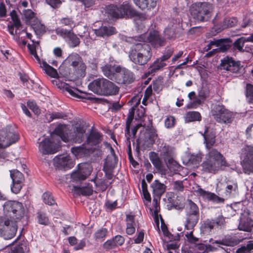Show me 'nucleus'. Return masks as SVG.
Listing matches in <instances>:
<instances>
[{
    "instance_id": "obj_5",
    "label": "nucleus",
    "mask_w": 253,
    "mask_h": 253,
    "mask_svg": "<svg viewBox=\"0 0 253 253\" xmlns=\"http://www.w3.org/2000/svg\"><path fill=\"white\" fill-rule=\"evenodd\" d=\"M88 88L99 95H115L119 91V87L114 83L104 78H98L90 83Z\"/></svg>"
},
{
    "instance_id": "obj_56",
    "label": "nucleus",
    "mask_w": 253,
    "mask_h": 253,
    "mask_svg": "<svg viewBox=\"0 0 253 253\" xmlns=\"http://www.w3.org/2000/svg\"><path fill=\"white\" fill-rule=\"evenodd\" d=\"M107 233V229H106V228L100 229L98 230L94 233V237L96 240L103 238L106 236Z\"/></svg>"
},
{
    "instance_id": "obj_19",
    "label": "nucleus",
    "mask_w": 253,
    "mask_h": 253,
    "mask_svg": "<svg viewBox=\"0 0 253 253\" xmlns=\"http://www.w3.org/2000/svg\"><path fill=\"white\" fill-rule=\"evenodd\" d=\"M220 68L232 73H236L239 70L240 67L238 63L232 58L226 57L221 60Z\"/></svg>"
},
{
    "instance_id": "obj_40",
    "label": "nucleus",
    "mask_w": 253,
    "mask_h": 253,
    "mask_svg": "<svg viewBox=\"0 0 253 253\" xmlns=\"http://www.w3.org/2000/svg\"><path fill=\"white\" fill-rule=\"evenodd\" d=\"M42 67L45 73L51 77L56 78L58 77L56 70L47 64L46 62H43L42 63Z\"/></svg>"
},
{
    "instance_id": "obj_63",
    "label": "nucleus",
    "mask_w": 253,
    "mask_h": 253,
    "mask_svg": "<svg viewBox=\"0 0 253 253\" xmlns=\"http://www.w3.org/2000/svg\"><path fill=\"white\" fill-rule=\"evenodd\" d=\"M166 36L169 38H172L175 36V32L173 28L171 27L167 28L164 31Z\"/></svg>"
},
{
    "instance_id": "obj_41",
    "label": "nucleus",
    "mask_w": 253,
    "mask_h": 253,
    "mask_svg": "<svg viewBox=\"0 0 253 253\" xmlns=\"http://www.w3.org/2000/svg\"><path fill=\"white\" fill-rule=\"evenodd\" d=\"M253 252V241H250L247 245L238 248L235 253H251Z\"/></svg>"
},
{
    "instance_id": "obj_54",
    "label": "nucleus",
    "mask_w": 253,
    "mask_h": 253,
    "mask_svg": "<svg viewBox=\"0 0 253 253\" xmlns=\"http://www.w3.org/2000/svg\"><path fill=\"white\" fill-rule=\"evenodd\" d=\"M60 22L63 25L68 26L71 28L75 26V23L74 21L68 17L61 19Z\"/></svg>"
},
{
    "instance_id": "obj_7",
    "label": "nucleus",
    "mask_w": 253,
    "mask_h": 253,
    "mask_svg": "<svg viewBox=\"0 0 253 253\" xmlns=\"http://www.w3.org/2000/svg\"><path fill=\"white\" fill-rule=\"evenodd\" d=\"M211 114L214 119L220 124L231 123L234 118L233 113L221 104L215 105L211 110Z\"/></svg>"
},
{
    "instance_id": "obj_8",
    "label": "nucleus",
    "mask_w": 253,
    "mask_h": 253,
    "mask_svg": "<svg viewBox=\"0 0 253 253\" xmlns=\"http://www.w3.org/2000/svg\"><path fill=\"white\" fill-rule=\"evenodd\" d=\"M109 14L116 18L129 17L133 16L135 11L128 3L124 2L119 7L116 5H110L108 8Z\"/></svg>"
},
{
    "instance_id": "obj_33",
    "label": "nucleus",
    "mask_w": 253,
    "mask_h": 253,
    "mask_svg": "<svg viewBox=\"0 0 253 253\" xmlns=\"http://www.w3.org/2000/svg\"><path fill=\"white\" fill-rule=\"evenodd\" d=\"M167 64L161 60V59L157 58L148 68V73L153 74L161 70L165 67Z\"/></svg>"
},
{
    "instance_id": "obj_31",
    "label": "nucleus",
    "mask_w": 253,
    "mask_h": 253,
    "mask_svg": "<svg viewBox=\"0 0 253 253\" xmlns=\"http://www.w3.org/2000/svg\"><path fill=\"white\" fill-rule=\"evenodd\" d=\"M147 41L154 46H161L163 42L159 33L156 31H153L149 34Z\"/></svg>"
},
{
    "instance_id": "obj_51",
    "label": "nucleus",
    "mask_w": 253,
    "mask_h": 253,
    "mask_svg": "<svg viewBox=\"0 0 253 253\" xmlns=\"http://www.w3.org/2000/svg\"><path fill=\"white\" fill-rule=\"evenodd\" d=\"M38 222L41 224L46 225L49 223L48 217L43 213H38Z\"/></svg>"
},
{
    "instance_id": "obj_14",
    "label": "nucleus",
    "mask_w": 253,
    "mask_h": 253,
    "mask_svg": "<svg viewBox=\"0 0 253 253\" xmlns=\"http://www.w3.org/2000/svg\"><path fill=\"white\" fill-rule=\"evenodd\" d=\"M115 82L120 84H129L134 81V75L130 71L120 66L118 73H116Z\"/></svg>"
},
{
    "instance_id": "obj_23",
    "label": "nucleus",
    "mask_w": 253,
    "mask_h": 253,
    "mask_svg": "<svg viewBox=\"0 0 253 253\" xmlns=\"http://www.w3.org/2000/svg\"><path fill=\"white\" fill-rule=\"evenodd\" d=\"M101 140L102 139L100 133L98 131L92 130L87 136L85 144L87 147H91V146L96 145L99 143Z\"/></svg>"
},
{
    "instance_id": "obj_36",
    "label": "nucleus",
    "mask_w": 253,
    "mask_h": 253,
    "mask_svg": "<svg viewBox=\"0 0 253 253\" xmlns=\"http://www.w3.org/2000/svg\"><path fill=\"white\" fill-rule=\"evenodd\" d=\"M149 157L151 163L157 169L160 170L162 169V163L157 153L154 152H150Z\"/></svg>"
},
{
    "instance_id": "obj_49",
    "label": "nucleus",
    "mask_w": 253,
    "mask_h": 253,
    "mask_svg": "<svg viewBox=\"0 0 253 253\" xmlns=\"http://www.w3.org/2000/svg\"><path fill=\"white\" fill-rule=\"evenodd\" d=\"M185 235L187 242L189 243L196 244L199 241V239L193 235L192 230H190L189 232H187Z\"/></svg>"
},
{
    "instance_id": "obj_27",
    "label": "nucleus",
    "mask_w": 253,
    "mask_h": 253,
    "mask_svg": "<svg viewBox=\"0 0 253 253\" xmlns=\"http://www.w3.org/2000/svg\"><path fill=\"white\" fill-rule=\"evenodd\" d=\"M151 188L153 190V194L154 197L161 198L162 195L165 192L166 186L163 183L160 182L158 180H155L151 184Z\"/></svg>"
},
{
    "instance_id": "obj_38",
    "label": "nucleus",
    "mask_w": 253,
    "mask_h": 253,
    "mask_svg": "<svg viewBox=\"0 0 253 253\" xmlns=\"http://www.w3.org/2000/svg\"><path fill=\"white\" fill-rule=\"evenodd\" d=\"M187 157L188 163L194 166H197L201 161L202 154L201 153H198L196 154H188Z\"/></svg>"
},
{
    "instance_id": "obj_50",
    "label": "nucleus",
    "mask_w": 253,
    "mask_h": 253,
    "mask_svg": "<svg viewBox=\"0 0 253 253\" xmlns=\"http://www.w3.org/2000/svg\"><path fill=\"white\" fill-rule=\"evenodd\" d=\"M175 122V120L173 116H168L165 120V126L167 128L173 127L174 126Z\"/></svg>"
},
{
    "instance_id": "obj_2",
    "label": "nucleus",
    "mask_w": 253,
    "mask_h": 253,
    "mask_svg": "<svg viewBox=\"0 0 253 253\" xmlns=\"http://www.w3.org/2000/svg\"><path fill=\"white\" fill-rule=\"evenodd\" d=\"M202 135L204 136L206 148L209 149L202 164L203 170L206 172L215 173L228 167L225 158L220 152L215 149H210L215 143V134L210 132L208 127L205 126L204 132Z\"/></svg>"
},
{
    "instance_id": "obj_57",
    "label": "nucleus",
    "mask_w": 253,
    "mask_h": 253,
    "mask_svg": "<svg viewBox=\"0 0 253 253\" xmlns=\"http://www.w3.org/2000/svg\"><path fill=\"white\" fill-rule=\"evenodd\" d=\"M27 105L35 114H39L40 113V110L34 101H29L27 102Z\"/></svg>"
},
{
    "instance_id": "obj_64",
    "label": "nucleus",
    "mask_w": 253,
    "mask_h": 253,
    "mask_svg": "<svg viewBox=\"0 0 253 253\" xmlns=\"http://www.w3.org/2000/svg\"><path fill=\"white\" fill-rule=\"evenodd\" d=\"M173 51L171 49H168L166 52L161 57L159 58L161 59L162 61L165 62L172 55Z\"/></svg>"
},
{
    "instance_id": "obj_52",
    "label": "nucleus",
    "mask_w": 253,
    "mask_h": 253,
    "mask_svg": "<svg viewBox=\"0 0 253 253\" xmlns=\"http://www.w3.org/2000/svg\"><path fill=\"white\" fill-rule=\"evenodd\" d=\"M247 97L249 102L253 104V85H247Z\"/></svg>"
},
{
    "instance_id": "obj_62",
    "label": "nucleus",
    "mask_w": 253,
    "mask_h": 253,
    "mask_svg": "<svg viewBox=\"0 0 253 253\" xmlns=\"http://www.w3.org/2000/svg\"><path fill=\"white\" fill-rule=\"evenodd\" d=\"M46 1L54 8L58 7L61 4V1L60 0H46Z\"/></svg>"
},
{
    "instance_id": "obj_26",
    "label": "nucleus",
    "mask_w": 253,
    "mask_h": 253,
    "mask_svg": "<svg viewBox=\"0 0 253 253\" xmlns=\"http://www.w3.org/2000/svg\"><path fill=\"white\" fill-rule=\"evenodd\" d=\"M199 220V215L196 214H187L185 217L184 223L185 229L187 230H193L197 224Z\"/></svg>"
},
{
    "instance_id": "obj_35",
    "label": "nucleus",
    "mask_w": 253,
    "mask_h": 253,
    "mask_svg": "<svg viewBox=\"0 0 253 253\" xmlns=\"http://www.w3.org/2000/svg\"><path fill=\"white\" fill-rule=\"evenodd\" d=\"M210 45H215L216 46H218L219 47L216 49L218 50L220 52H225L227 51L230 47L229 43L223 39L211 41L210 42Z\"/></svg>"
},
{
    "instance_id": "obj_4",
    "label": "nucleus",
    "mask_w": 253,
    "mask_h": 253,
    "mask_svg": "<svg viewBox=\"0 0 253 253\" xmlns=\"http://www.w3.org/2000/svg\"><path fill=\"white\" fill-rule=\"evenodd\" d=\"M68 129L65 125H59L55 129L54 131L59 139L64 142H68L70 139L75 143H81L85 137V129L84 126L78 125L74 128L73 133L70 136L67 133Z\"/></svg>"
},
{
    "instance_id": "obj_28",
    "label": "nucleus",
    "mask_w": 253,
    "mask_h": 253,
    "mask_svg": "<svg viewBox=\"0 0 253 253\" xmlns=\"http://www.w3.org/2000/svg\"><path fill=\"white\" fill-rule=\"evenodd\" d=\"M157 0H133L134 3L139 8L150 9L156 6Z\"/></svg>"
},
{
    "instance_id": "obj_9",
    "label": "nucleus",
    "mask_w": 253,
    "mask_h": 253,
    "mask_svg": "<svg viewBox=\"0 0 253 253\" xmlns=\"http://www.w3.org/2000/svg\"><path fill=\"white\" fill-rule=\"evenodd\" d=\"M66 60L71 64L75 78H82L85 75L86 65L79 55L72 54Z\"/></svg>"
},
{
    "instance_id": "obj_53",
    "label": "nucleus",
    "mask_w": 253,
    "mask_h": 253,
    "mask_svg": "<svg viewBox=\"0 0 253 253\" xmlns=\"http://www.w3.org/2000/svg\"><path fill=\"white\" fill-rule=\"evenodd\" d=\"M237 184L234 182H229L227 183L225 191L228 194H230L232 191H235L237 189Z\"/></svg>"
},
{
    "instance_id": "obj_60",
    "label": "nucleus",
    "mask_w": 253,
    "mask_h": 253,
    "mask_svg": "<svg viewBox=\"0 0 253 253\" xmlns=\"http://www.w3.org/2000/svg\"><path fill=\"white\" fill-rule=\"evenodd\" d=\"M209 91L204 89H201L198 92V95L199 98H200L203 102L205 99L209 96Z\"/></svg>"
},
{
    "instance_id": "obj_3",
    "label": "nucleus",
    "mask_w": 253,
    "mask_h": 253,
    "mask_svg": "<svg viewBox=\"0 0 253 253\" xmlns=\"http://www.w3.org/2000/svg\"><path fill=\"white\" fill-rule=\"evenodd\" d=\"M152 52L147 44L138 43L134 45L129 53L130 60L135 64L144 65L151 59Z\"/></svg>"
},
{
    "instance_id": "obj_1",
    "label": "nucleus",
    "mask_w": 253,
    "mask_h": 253,
    "mask_svg": "<svg viewBox=\"0 0 253 253\" xmlns=\"http://www.w3.org/2000/svg\"><path fill=\"white\" fill-rule=\"evenodd\" d=\"M3 214L0 216V236L5 240L11 239L17 232V222L25 213L23 204L15 201L5 202L3 205Z\"/></svg>"
},
{
    "instance_id": "obj_59",
    "label": "nucleus",
    "mask_w": 253,
    "mask_h": 253,
    "mask_svg": "<svg viewBox=\"0 0 253 253\" xmlns=\"http://www.w3.org/2000/svg\"><path fill=\"white\" fill-rule=\"evenodd\" d=\"M152 94V89L151 86H149L145 90L144 96L142 100V103L144 105H146L145 102L150 97Z\"/></svg>"
},
{
    "instance_id": "obj_58",
    "label": "nucleus",
    "mask_w": 253,
    "mask_h": 253,
    "mask_svg": "<svg viewBox=\"0 0 253 253\" xmlns=\"http://www.w3.org/2000/svg\"><path fill=\"white\" fill-rule=\"evenodd\" d=\"M117 247L113 238L108 240L103 244V248L106 250H110Z\"/></svg>"
},
{
    "instance_id": "obj_22",
    "label": "nucleus",
    "mask_w": 253,
    "mask_h": 253,
    "mask_svg": "<svg viewBox=\"0 0 253 253\" xmlns=\"http://www.w3.org/2000/svg\"><path fill=\"white\" fill-rule=\"evenodd\" d=\"M197 194L203 199L211 201L216 203H223L224 199L217 196L215 194L205 191L202 188H199L196 191Z\"/></svg>"
},
{
    "instance_id": "obj_15",
    "label": "nucleus",
    "mask_w": 253,
    "mask_h": 253,
    "mask_svg": "<svg viewBox=\"0 0 253 253\" xmlns=\"http://www.w3.org/2000/svg\"><path fill=\"white\" fill-rule=\"evenodd\" d=\"M56 34L65 39L72 47L78 46L80 43V39L72 32V30L57 29Z\"/></svg>"
},
{
    "instance_id": "obj_43",
    "label": "nucleus",
    "mask_w": 253,
    "mask_h": 253,
    "mask_svg": "<svg viewBox=\"0 0 253 253\" xmlns=\"http://www.w3.org/2000/svg\"><path fill=\"white\" fill-rule=\"evenodd\" d=\"M187 203L186 213L189 214H196L199 215V209L197 206L191 200H188Z\"/></svg>"
},
{
    "instance_id": "obj_29",
    "label": "nucleus",
    "mask_w": 253,
    "mask_h": 253,
    "mask_svg": "<svg viewBox=\"0 0 253 253\" xmlns=\"http://www.w3.org/2000/svg\"><path fill=\"white\" fill-rule=\"evenodd\" d=\"M188 98L191 102L187 105V108L192 109L196 108L200 105L202 104L204 102L198 95H196L194 91H191L188 94Z\"/></svg>"
},
{
    "instance_id": "obj_18",
    "label": "nucleus",
    "mask_w": 253,
    "mask_h": 253,
    "mask_svg": "<svg viewBox=\"0 0 253 253\" xmlns=\"http://www.w3.org/2000/svg\"><path fill=\"white\" fill-rule=\"evenodd\" d=\"M18 140L17 134L12 131L8 132H2L0 135V148H6Z\"/></svg>"
},
{
    "instance_id": "obj_39",
    "label": "nucleus",
    "mask_w": 253,
    "mask_h": 253,
    "mask_svg": "<svg viewBox=\"0 0 253 253\" xmlns=\"http://www.w3.org/2000/svg\"><path fill=\"white\" fill-rule=\"evenodd\" d=\"M185 119L186 122H188L200 121L201 116L198 112L190 111L186 114Z\"/></svg>"
},
{
    "instance_id": "obj_42",
    "label": "nucleus",
    "mask_w": 253,
    "mask_h": 253,
    "mask_svg": "<svg viewBox=\"0 0 253 253\" xmlns=\"http://www.w3.org/2000/svg\"><path fill=\"white\" fill-rule=\"evenodd\" d=\"M237 20L234 17L226 18L223 20L221 26V29L223 30L229 27H232L236 25Z\"/></svg>"
},
{
    "instance_id": "obj_12",
    "label": "nucleus",
    "mask_w": 253,
    "mask_h": 253,
    "mask_svg": "<svg viewBox=\"0 0 253 253\" xmlns=\"http://www.w3.org/2000/svg\"><path fill=\"white\" fill-rule=\"evenodd\" d=\"M92 170L88 163H81L78 166V170L71 174V178L75 180H84L88 176Z\"/></svg>"
},
{
    "instance_id": "obj_55",
    "label": "nucleus",
    "mask_w": 253,
    "mask_h": 253,
    "mask_svg": "<svg viewBox=\"0 0 253 253\" xmlns=\"http://www.w3.org/2000/svg\"><path fill=\"white\" fill-rule=\"evenodd\" d=\"M245 42L242 37L238 39L233 43L234 47L240 51H243Z\"/></svg>"
},
{
    "instance_id": "obj_45",
    "label": "nucleus",
    "mask_w": 253,
    "mask_h": 253,
    "mask_svg": "<svg viewBox=\"0 0 253 253\" xmlns=\"http://www.w3.org/2000/svg\"><path fill=\"white\" fill-rule=\"evenodd\" d=\"M157 134L155 129H150L148 130L146 133V139L148 138L147 140L148 144H153L157 138Z\"/></svg>"
},
{
    "instance_id": "obj_25",
    "label": "nucleus",
    "mask_w": 253,
    "mask_h": 253,
    "mask_svg": "<svg viewBox=\"0 0 253 253\" xmlns=\"http://www.w3.org/2000/svg\"><path fill=\"white\" fill-rule=\"evenodd\" d=\"M116 29L111 26H103L94 31L96 36L104 37H108L116 33Z\"/></svg>"
},
{
    "instance_id": "obj_37",
    "label": "nucleus",
    "mask_w": 253,
    "mask_h": 253,
    "mask_svg": "<svg viewBox=\"0 0 253 253\" xmlns=\"http://www.w3.org/2000/svg\"><path fill=\"white\" fill-rule=\"evenodd\" d=\"M31 26L37 35H42L45 32L44 25L41 24L38 19L32 23Z\"/></svg>"
},
{
    "instance_id": "obj_48",
    "label": "nucleus",
    "mask_w": 253,
    "mask_h": 253,
    "mask_svg": "<svg viewBox=\"0 0 253 253\" xmlns=\"http://www.w3.org/2000/svg\"><path fill=\"white\" fill-rule=\"evenodd\" d=\"M129 126L127 124L126 126V135L127 136V153L129 157V159H132V156L131 154V144L130 141L129 140V138L127 135H129Z\"/></svg>"
},
{
    "instance_id": "obj_10",
    "label": "nucleus",
    "mask_w": 253,
    "mask_h": 253,
    "mask_svg": "<svg viewBox=\"0 0 253 253\" xmlns=\"http://www.w3.org/2000/svg\"><path fill=\"white\" fill-rule=\"evenodd\" d=\"M55 133H56L55 132ZM51 135L52 139L55 138L56 137H58L56 138L58 140V143H55L52 142L50 139L44 138L39 143V151L43 155H48L51 154H54L56 153L60 147L59 144V139L58 135L55 134Z\"/></svg>"
},
{
    "instance_id": "obj_6",
    "label": "nucleus",
    "mask_w": 253,
    "mask_h": 253,
    "mask_svg": "<svg viewBox=\"0 0 253 253\" xmlns=\"http://www.w3.org/2000/svg\"><path fill=\"white\" fill-rule=\"evenodd\" d=\"M214 6L209 2H196L190 7V12L195 19L200 21H207L211 17Z\"/></svg>"
},
{
    "instance_id": "obj_21",
    "label": "nucleus",
    "mask_w": 253,
    "mask_h": 253,
    "mask_svg": "<svg viewBox=\"0 0 253 253\" xmlns=\"http://www.w3.org/2000/svg\"><path fill=\"white\" fill-rule=\"evenodd\" d=\"M120 66L116 65H112L109 64L105 65L102 67V70L104 75L111 80L115 81L116 73H118Z\"/></svg>"
},
{
    "instance_id": "obj_44",
    "label": "nucleus",
    "mask_w": 253,
    "mask_h": 253,
    "mask_svg": "<svg viewBox=\"0 0 253 253\" xmlns=\"http://www.w3.org/2000/svg\"><path fill=\"white\" fill-rule=\"evenodd\" d=\"M252 223L249 221L241 219L238 226V228L240 230L249 232L251 231Z\"/></svg>"
},
{
    "instance_id": "obj_30",
    "label": "nucleus",
    "mask_w": 253,
    "mask_h": 253,
    "mask_svg": "<svg viewBox=\"0 0 253 253\" xmlns=\"http://www.w3.org/2000/svg\"><path fill=\"white\" fill-rule=\"evenodd\" d=\"M117 164V160L114 154L107 157L104 166L105 172H109L115 168Z\"/></svg>"
},
{
    "instance_id": "obj_20",
    "label": "nucleus",
    "mask_w": 253,
    "mask_h": 253,
    "mask_svg": "<svg viewBox=\"0 0 253 253\" xmlns=\"http://www.w3.org/2000/svg\"><path fill=\"white\" fill-rule=\"evenodd\" d=\"M10 15L12 21L10 22V25L8 26V30L11 35L15 36L18 34L17 30L21 26V22L14 10L11 12ZM14 39L17 40V37H14Z\"/></svg>"
},
{
    "instance_id": "obj_17",
    "label": "nucleus",
    "mask_w": 253,
    "mask_h": 253,
    "mask_svg": "<svg viewBox=\"0 0 253 253\" xmlns=\"http://www.w3.org/2000/svg\"><path fill=\"white\" fill-rule=\"evenodd\" d=\"M54 166L59 169H69L73 167L74 163L68 155L55 157L53 159Z\"/></svg>"
},
{
    "instance_id": "obj_24",
    "label": "nucleus",
    "mask_w": 253,
    "mask_h": 253,
    "mask_svg": "<svg viewBox=\"0 0 253 253\" xmlns=\"http://www.w3.org/2000/svg\"><path fill=\"white\" fill-rule=\"evenodd\" d=\"M91 150V147H87L84 143L80 146L72 148L71 151L77 158H81L88 155Z\"/></svg>"
},
{
    "instance_id": "obj_32",
    "label": "nucleus",
    "mask_w": 253,
    "mask_h": 253,
    "mask_svg": "<svg viewBox=\"0 0 253 253\" xmlns=\"http://www.w3.org/2000/svg\"><path fill=\"white\" fill-rule=\"evenodd\" d=\"M74 194L83 195H90L92 194L93 189L91 186L88 185L86 187L74 186L72 189Z\"/></svg>"
},
{
    "instance_id": "obj_11",
    "label": "nucleus",
    "mask_w": 253,
    "mask_h": 253,
    "mask_svg": "<svg viewBox=\"0 0 253 253\" xmlns=\"http://www.w3.org/2000/svg\"><path fill=\"white\" fill-rule=\"evenodd\" d=\"M241 165L246 173L253 172V146H246L242 149Z\"/></svg>"
},
{
    "instance_id": "obj_47",
    "label": "nucleus",
    "mask_w": 253,
    "mask_h": 253,
    "mask_svg": "<svg viewBox=\"0 0 253 253\" xmlns=\"http://www.w3.org/2000/svg\"><path fill=\"white\" fill-rule=\"evenodd\" d=\"M23 14L25 18L29 21L31 24L37 19L35 17V13L31 9H26L23 11Z\"/></svg>"
},
{
    "instance_id": "obj_34",
    "label": "nucleus",
    "mask_w": 253,
    "mask_h": 253,
    "mask_svg": "<svg viewBox=\"0 0 253 253\" xmlns=\"http://www.w3.org/2000/svg\"><path fill=\"white\" fill-rule=\"evenodd\" d=\"M129 103H131L130 105L132 106L129 112V115L128 118L132 120L135 114V111L136 108H139L140 106L139 105L140 103V98L138 96H135L131 99Z\"/></svg>"
},
{
    "instance_id": "obj_46",
    "label": "nucleus",
    "mask_w": 253,
    "mask_h": 253,
    "mask_svg": "<svg viewBox=\"0 0 253 253\" xmlns=\"http://www.w3.org/2000/svg\"><path fill=\"white\" fill-rule=\"evenodd\" d=\"M43 201L45 204L48 205H53L55 202L51 194L49 192H45L42 195Z\"/></svg>"
},
{
    "instance_id": "obj_61",
    "label": "nucleus",
    "mask_w": 253,
    "mask_h": 253,
    "mask_svg": "<svg viewBox=\"0 0 253 253\" xmlns=\"http://www.w3.org/2000/svg\"><path fill=\"white\" fill-rule=\"evenodd\" d=\"M215 222L214 220L208 219L204 223L205 228L210 231L213 228Z\"/></svg>"
},
{
    "instance_id": "obj_16",
    "label": "nucleus",
    "mask_w": 253,
    "mask_h": 253,
    "mask_svg": "<svg viewBox=\"0 0 253 253\" xmlns=\"http://www.w3.org/2000/svg\"><path fill=\"white\" fill-rule=\"evenodd\" d=\"M160 155L167 165H169L168 167H170V164L175 165L176 167L178 166L177 163L174 160L175 150L173 147L165 144L160 150Z\"/></svg>"
},
{
    "instance_id": "obj_13",
    "label": "nucleus",
    "mask_w": 253,
    "mask_h": 253,
    "mask_svg": "<svg viewBox=\"0 0 253 253\" xmlns=\"http://www.w3.org/2000/svg\"><path fill=\"white\" fill-rule=\"evenodd\" d=\"M10 177L12 180V184L11 187V191L15 193H18L24 183V176L21 172L17 169L10 171Z\"/></svg>"
}]
</instances>
